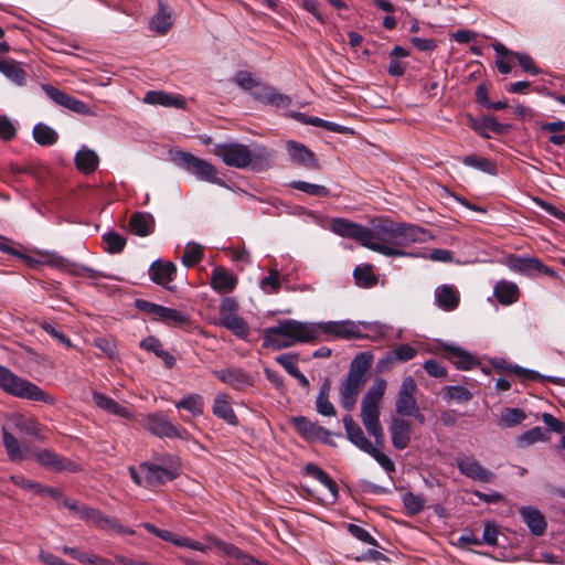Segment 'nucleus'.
I'll return each mask as SVG.
<instances>
[{
    "label": "nucleus",
    "instance_id": "nucleus-17",
    "mask_svg": "<svg viewBox=\"0 0 565 565\" xmlns=\"http://www.w3.org/2000/svg\"><path fill=\"white\" fill-rule=\"evenodd\" d=\"M43 90L57 105L67 108L79 115H92L90 108L82 100L68 95L67 93L60 90L52 85L43 86Z\"/></svg>",
    "mask_w": 565,
    "mask_h": 565
},
{
    "label": "nucleus",
    "instance_id": "nucleus-18",
    "mask_svg": "<svg viewBox=\"0 0 565 565\" xmlns=\"http://www.w3.org/2000/svg\"><path fill=\"white\" fill-rule=\"evenodd\" d=\"M286 150L292 163L309 170H318L320 168L315 153L303 143L288 140L286 142Z\"/></svg>",
    "mask_w": 565,
    "mask_h": 565
},
{
    "label": "nucleus",
    "instance_id": "nucleus-23",
    "mask_svg": "<svg viewBox=\"0 0 565 565\" xmlns=\"http://www.w3.org/2000/svg\"><path fill=\"white\" fill-rule=\"evenodd\" d=\"M392 445L397 450H404L409 446L412 429L408 420L402 417H393L388 426Z\"/></svg>",
    "mask_w": 565,
    "mask_h": 565
},
{
    "label": "nucleus",
    "instance_id": "nucleus-37",
    "mask_svg": "<svg viewBox=\"0 0 565 565\" xmlns=\"http://www.w3.org/2000/svg\"><path fill=\"white\" fill-rule=\"evenodd\" d=\"M139 345L145 351L154 353L156 356L163 361L168 369H171L175 364V358L163 349L162 343L158 338L149 335L142 339Z\"/></svg>",
    "mask_w": 565,
    "mask_h": 565
},
{
    "label": "nucleus",
    "instance_id": "nucleus-55",
    "mask_svg": "<svg viewBox=\"0 0 565 565\" xmlns=\"http://www.w3.org/2000/svg\"><path fill=\"white\" fill-rule=\"evenodd\" d=\"M223 327L241 339H245L249 334L247 322L239 316L228 319Z\"/></svg>",
    "mask_w": 565,
    "mask_h": 565
},
{
    "label": "nucleus",
    "instance_id": "nucleus-24",
    "mask_svg": "<svg viewBox=\"0 0 565 565\" xmlns=\"http://www.w3.org/2000/svg\"><path fill=\"white\" fill-rule=\"evenodd\" d=\"M519 513L531 534L534 536H542L546 532V519L537 508L533 505H523L519 509Z\"/></svg>",
    "mask_w": 565,
    "mask_h": 565
},
{
    "label": "nucleus",
    "instance_id": "nucleus-35",
    "mask_svg": "<svg viewBox=\"0 0 565 565\" xmlns=\"http://www.w3.org/2000/svg\"><path fill=\"white\" fill-rule=\"evenodd\" d=\"M493 295L503 306H510L519 300L520 290L515 282L500 280L493 288Z\"/></svg>",
    "mask_w": 565,
    "mask_h": 565
},
{
    "label": "nucleus",
    "instance_id": "nucleus-27",
    "mask_svg": "<svg viewBox=\"0 0 565 565\" xmlns=\"http://www.w3.org/2000/svg\"><path fill=\"white\" fill-rule=\"evenodd\" d=\"M93 401L100 409H103L111 415H115V416H118V417H121L125 419H134L135 418V414L130 408L119 404L114 398H111L107 395H104L98 392H93Z\"/></svg>",
    "mask_w": 565,
    "mask_h": 565
},
{
    "label": "nucleus",
    "instance_id": "nucleus-22",
    "mask_svg": "<svg viewBox=\"0 0 565 565\" xmlns=\"http://www.w3.org/2000/svg\"><path fill=\"white\" fill-rule=\"evenodd\" d=\"M435 305L443 311H455L460 305V292L450 284L438 286L434 292Z\"/></svg>",
    "mask_w": 565,
    "mask_h": 565
},
{
    "label": "nucleus",
    "instance_id": "nucleus-11",
    "mask_svg": "<svg viewBox=\"0 0 565 565\" xmlns=\"http://www.w3.org/2000/svg\"><path fill=\"white\" fill-rule=\"evenodd\" d=\"M2 426H8L9 430H17L20 434L33 437L40 441L45 439L43 427L38 419L31 415L13 413L7 417Z\"/></svg>",
    "mask_w": 565,
    "mask_h": 565
},
{
    "label": "nucleus",
    "instance_id": "nucleus-2",
    "mask_svg": "<svg viewBox=\"0 0 565 565\" xmlns=\"http://www.w3.org/2000/svg\"><path fill=\"white\" fill-rule=\"evenodd\" d=\"M213 153L226 166L262 172L270 167L274 157L273 151L263 145H255L250 148L239 142H222L214 146Z\"/></svg>",
    "mask_w": 565,
    "mask_h": 565
},
{
    "label": "nucleus",
    "instance_id": "nucleus-50",
    "mask_svg": "<svg viewBox=\"0 0 565 565\" xmlns=\"http://www.w3.org/2000/svg\"><path fill=\"white\" fill-rule=\"evenodd\" d=\"M402 502L409 515L419 514L425 507V499L422 494H415L411 491L402 495Z\"/></svg>",
    "mask_w": 565,
    "mask_h": 565
},
{
    "label": "nucleus",
    "instance_id": "nucleus-7",
    "mask_svg": "<svg viewBox=\"0 0 565 565\" xmlns=\"http://www.w3.org/2000/svg\"><path fill=\"white\" fill-rule=\"evenodd\" d=\"M234 83L243 90L250 92L256 100L265 104L285 107L291 102L287 95L280 94L274 87L260 83L247 71L236 72Z\"/></svg>",
    "mask_w": 565,
    "mask_h": 565
},
{
    "label": "nucleus",
    "instance_id": "nucleus-16",
    "mask_svg": "<svg viewBox=\"0 0 565 565\" xmlns=\"http://www.w3.org/2000/svg\"><path fill=\"white\" fill-rule=\"evenodd\" d=\"M459 472L472 480L480 482H491L495 475L484 468L473 456H463L456 459Z\"/></svg>",
    "mask_w": 565,
    "mask_h": 565
},
{
    "label": "nucleus",
    "instance_id": "nucleus-8",
    "mask_svg": "<svg viewBox=\"0 0 565 565\" xmlns=\"http://www.w3.org/2000/svg\"><path fill=\"white\" fill-rule=\"evenodd\" d=\"M174 161L198 180L226 186L224 180L217 177V169L210 162L185 151H178Z\"/></svg>",
    "mask_w": 565,
    "mask_h": 565
},
{
    "label": "nucleus",
    "instance_id": "nucleus-25",
    "mask_svg": "<svg viewBox=\"0 0 565 565\" xmlns=\"http://www.w3.org/2000/svg\"><path fill=\"white\" fill-rule=\"evenodd\" d=\"M237 282V277L222 266H217L212 270L211 287L218 294L232 292Z\"/></svg>",
    "mask_w": 565,
    "mask_h": 565
},
{
    "label": "nucleus",
    "instance_id": "nucleus-60",
    "mask_svg": "<svg viewBox=\"0 0 565 565\" xmlns=\"http://www.w3.org/2000/svg\"><path fill=\"white\" fill-rule=\"evenodd\" d=\"M41 328L47 334H50L54 340H56L58 343L63 344L65 348H67V349L73 348L72 341L61 330H58L54 324L45 321V322L41 323Z\"/></svg>",
    "mask_w": 565,
    "mask_h": 565
},
{
    "label": "nucleus",
    "instance_id": "nucleus-42",
    "mask_svg": "<svg viewBox=\"0 0 565 565\" xmlns=\"http://www.w3.org/2000/svg\"><path fill=\"white\" fill-rule=\"evenodd\" d=\"M157 318L168 324L179 327L189 322L190 316L184 311L168 308L164 306L160 307Z\"/></svg>",
    "mask_w": 565,
    "mask_h": 565
},
{
    "label": "nucleus",
    "instance_id": "nucleus-20",
    "mask_svg": "<svg viewBox=\"0 0 565 565\" xmlns=\"http://www.w3.org/2000/svg\"><path fill=\"white\" fill-rule=\"evenodd\" d=\"M291 423L301 437L308 440L318 439L330 444V431L305 416H295Z\"/></svg>",
    "mask_w": 565,
    "mask_h": 565
},
{
    "label": "nucleus",
    "instance_id": "nucleus-31",
    "mask_svg": "<svg viewBox=\"0 0 565 565\" xmlns=\"http://www.w3.org/2000/svg\"><path fill=\"white\" fill-rule=\"evenodd\" d=\"M74 162L79 172L90 174L97 170L99 157L96 151L83 145L75 153Z\"/></svg>",
    "mask_w": 565,
    "mask_h": 565
},
{
    "label": "nucleus",
    "instance_id": "nucleus-45",
    "mask_svg": "<svg viewBox=\"0 0 565 565\" xmlns=\"http://www.w3.org/2000/svg\"><path fill=\"white\" fill-rule=\"evenodd\" d=\"M0 66V72L11 82L20 86L25 84L26 74L21 68L19 63H17L15 61H6V63L1 64Z\"/></svg>",
    "mask_w": 565,
    "mask_h": 565
},
{
    "label": "nucleus",
    "instance_id": "nucleus-48",
    "mask_svg": "<svg viewBox=\"0 0 565 565\" xmlns=\"http://www.w3.org/2000/svg\"><path fill=\"white\" fill-rule=\"evenodd\" d=\"M289 186L295 190L301 191L308 195H311V196L326 198V196H329V194H330V190L324 185L313 184V183H309V182L300 181V180L291 181L289 183Z\"/></svg>",
    "mask_w": 565,
    "mask_h": 565
},
{
    "label": "nucleus",
    "instance_id": "nucleus-32",
    "mask_svg": "<svg viewBox=\"0 0 565 565\" xmlns=\"http://www.w3.org/2000/svg\"><path fill=\"white\" fill-rule=\"evenodd\" d=\"M342 420L347 437L355 447L364 452L371 448L373 444L364 436L362 428L351 415H345Z\"/></svg>",
    "mask_w": 565,
    "mask_h": 565
},
{
    "label": "nucleus",
    "instance_id": "nucleus-44",
    "mask_svg": "<svg viewBox=\"0 0 565 565\" xmlns=\"http://www.w3.org/2000/svg\"><path fill=\"white\" fill-rule=\"evenodd\" d=\"M33 138L41 146H52L57 139V132L50 126L43 122H39L33 128Z\"/></svg>",
    "mask_w": 565,
    "mask_h": 565
},
{
    "label": "nucleus",
    "instance_id": "nucleus-62",
    "mask_svg": "<svg viewBox=\"0 0 565 565\" xmlns=\"http://www.w3.org/2000/svg\"><path fill=\"white\" fill-rule=\"evenodd\" d=\"M349 533L354 536L356 540L370 544L377 545V541L362 526L349 523L348 524Z\"/></svg>",
    "mask_w": 565,
    "mask_h": 565
},
{
    "label": "nucleus",
    "instance_id": "nucleus-63",
    "mask_svg": "<svg viewBox=\"0 0 565 565\" xmlns=\"http://www.w3.org/2000/svg\"><path fill=\"white\" fill-rule=\"evenodd\" d=\"M276 362L280 364L286 370V372L291 376H294L299 371L298 360L297 356L294 354L288 353L279 355L276 358Z\"/></svg>",
    "mask_w": 565,
    "mask_h": 565
},
{
    "label": "nucleus",
    "instance_id": "nucleus-58",
    "mask_svg": "<svg viewBox=\"0 0 565 565\" xmlns=\"http://www.w3.org/2000/svg\"><path fill=\"white\" fill-rule=\"evenodd\" d=\"M365 454L370 455L387 473L395 471V465L391 458L380 451L374 445Z\"/></svg>",
    "mask_w": 565,
    "mask_h": 565
},
{
    "label": "nucleus",
    "instance_id": "nucleus-39",
    "mask_svg": "<svg viewBox=\"0 0 565 565\" xmlns=\"http://www.w3.org/2000/svg\"><path fill=\"white\" fill-rule=\"evenodd\" d=\"M373 362V354L371 352H360L351 361L348 375L364 380L366 382V372Z\"/></svg>",
    "mask_w": 565,
    "mask_h": 565
},
{
    "label": "nucleus",
    "instance_id": "nucleus-4",
    "mask_svg": "<svg viewBox=\"0 0 565 565\" xmlns=\"http://www.w3.org/2000/svg\"><path fill=\"white\" fill-rule=\"evenodd\" d=\"M387 383L376 379L369 387L361 402V419L367 433L374 437L375 444L382 446L385 435L380 423V403L385 394Z\"/></svg>",
    "mask_w": 565,
    "mask_h": 565
},
{
    "label": "nucleus",
    "instance_id": "nucleus-29",
    "mask_svg": "<svg viewBox=\"0 0 565 565\" xmlns=\"http://www.w3.org/2000/svg\"><path fill=\"white\" fill-rule=\"evenodd\" d=\"M143 102L149 105H158L180 109L185 107V100L181 95L166 93L162 90H150L146 93Z\"/></svg>",
    "mask_w": 565,
    "mask_h": 565
},
{
    "label": "nucleus",
    "instance_id": "nucleus-49",
    "mask_svg": "<svg viewBox=\"0 0 565 565\" xmlns=\"http://www.w3.org/2000/svg\"><path fill=\"white\" fill-rule=\"evenodd\" d=\"M545 439H547L546 433L543 428L536 426L518 436L515 443L519 448H525Z\"/></svg>",
    "mask_w": 565,
    "mask_h": 565
},
{
    "label": "nucleus",
    "instance_id": "nucleus-13",
    "mask_svg": "<svg viewBox=\"0 0 565 565\" xmlns=\"http://www.w3.org/2000/svg\"><path fill=\"white\" fill-rule=\"evenodd\" d=\"M360 329L361 326L352 320L318 322V335L323 333L332 339H360Z\"/></svg>",
    "mask_w": 565,
    "mask_h": 565
},
{
    "label": "nucleus",
    "instance_id": "nucleus-38",
    "mask_svg": "<svg viewBox=\"0 0 565 565\" xmlns=\"http://www.w3.org/2000/svg\"><path fill=\"white\" fill-rule=\"evenodd\" d=\"M330 391H331V381H330V379L327 377L319 388V393H318V396L316 399V411L320 415L328 416V417L335 416V414H337V411H335L333 404L329 399Z\"/></svg>",
    "mask_w": 565,
    "mask_h": 565
},
{
    "label": "nucleus",
    "instance_id": "nucleus-56",
    "mask_svg": "<svg viewBox=\"0 0 565 565\" xmlns=\"http://www.w3.org/2000/svg\"><path fill=\"white\" fill-rule=\"evenodd\" d=\"M238 305L234 298H225L220 305V326H224L226 321L237 315Z\"/></svg>",
    "mask_w": 565,
    "mask_h": 565
},
{
    "label": "nucleus",
    "instance_id": "nucleus-19",
    "mask_svg": "<svg viewBox=\"0 0 565 565\" xmlns=\"http://www.w3.org/2000/svg\"><path fill=\"white\" fill-rule=\"evenodd\" d=\"M213 373L222 383L237 391H243L254 384L253 376L241 367H227Z\"/></svg>",
    "mask_w": 565,
    "mask_h": 565
},
{
    "label": "nucleus",
    "instance_id": "nucleus-64",
    "mask_svg": "<svg viewBox=\"0 0 565 565\" xmlns=\"http://www.w3.org/2000/svg\"><path fill=\"white\" fill-rule=\"evenodd\" d=\"M445 392L450 399L458 402H468L471 398V393L463 386H446Z\"/></svg>",
    "mask_w": 565,
    "mask_h": 565
},
{
    "label": "nucleus",
    "instance_id": "nucleus-9",
    "mask_svg": "<svg viewBox=\"0 0 565 565\" xmlns=\"http://www.w3.org/2000/svg\"><path fill=\"white\" fill-rule=\"evenodd\" d=\"M161 462L168 463L167 467L153 462H142L139 470L143 476L145 486H160L175 479L179 476V462L177 458L166 456Z\"/></svg>",
    "mask_w": 565,
    "mask_h": 565
},
{
    "label": "nucleus",
    "instance_id": "nucleus-43",
    "mask_svg": "<svg viewBox=\"0 0 565 565\" xmlns=\"http://www.w3.org/2000/svg\"><path fill=\"white\" fill-rule=\"evenodd\" d=\"M461 162L470 168L477 169L490 175L497 174V166L488 158L469 154L461 158Z\"/></svg>",
    "mask_w": 565,
    "mask_h": 565
},
{
    "label": "nucleus",
    "instance_id": "nucleus-57",
    "mask_svg": "<svg viewBox=\"0 0 565 565\" xmlns=\"http://www.w3.org/2000/svg\"><path fill=\"white\" fill-rule=\"evenodd\" d=\"M103 238L107 244L106 250L110 254L120 253L126 246V238L117 232H108Z\"/></svg>",
    "mask_w": 565,
    "mask_h": 565
},
{
    "label": "nucleus",
    "instance_id": "nucleus-15",
    "mask_svg": "<svg viewBox=\"0 0 565 565\" xmlns=\"http://www.w3.org/2000/svg\"><path fill=\"white\" fill-rule=\"evenodd\" d=\"M417 384L413 376H406L396 396L395 411L401 416H407L418 406L416 401Z\"/></svg>",
    "mask_w": 565,
    "mask_h": 565
},
{
    "label": "nucleus",
    "instance_id": "nucleus-28",
    "mask_svg": "<svg viewBox=\"0 0 565 565\" xmlns=\"http://www.w3.org/2000/svg\"><path fill=\"white\" fill-rule=\"evenodd\" d=\"M1 433H2L3 446H4V449L7 451V455H8V458L10 459V461L19 462L29 456L26 446L23 443L19 441L13 436L11 430H9L8 426H2Z\"/></svg>",
    "mask_w": 565,
    "mask_h": 565
},
{
    "label": "nucleus",
    "instance_id": "nucleus-41",
    "mask_svg": "<svg viewBox=\"0 0 565 565\" xmlns=\"http://www.w3.org/2000/svg\"><path fill=\"white\" fill-rule=\"evenodd\" d=\"M449 359L451 363L460 370H471L478 364L477 359L459 347L448 348Z\"/></svg>",
    "mask_w": 565,
    "mask_h": 565
},
{
    "label": "nucleus",
    "instance_id": "nucleus-26",
    "mask_svg": "<svg viewBox=\"0 0 565 565\" xmlns=\"http://www.w3.org/2000/svg\"><path fill=\"white\" fill-rule=\"evenodd\" d=\"M177 274V267L172 262L154 260L149 268V276L151 280L168 289H171L168 284L171 282Z\"/></svg>",
    "mask_w": 565,
    "mask_h": 565
},
{
    "label": "nucleus",
    "instance_id": "nucleus-6",
    "mask_svg": "<svg viewBox=\"0 0 565 565\" xmlns=\"http://www.w3.org/2000/svg\"><path fill=\"white\" fill-rule=\"evenodd\" d=\"M0 388L14 397L34 402L52 403L53 398L36 384L18 376L10 369L0 364Z\"/></svg>",
    "mask_w": 565,
    "mask_h": 565
},
{
    "label": "nucleus",
    "instance_id": "nucleus-33",
    "mask_svg": "<svg viewBox=\"0 0 565 565\" xmlns=\"http://www.w3.org/2000/svg\"><path fill=\"white\" fill-rule=\"evenodd\" d=\"M154 226V218L148 212H135L129 218L130 232L140 237L152 234Z\"/></svg>",
    "mask_w": 565,
    "mask_h": 565
},
{
    "label": "nucleus",
    "instance_id": "nucleus-51",
    "mask_svg": "<svg viewBox=\"0 0 565 565\" xmlns=\"http://www.w3.org/2000/svg\"><path fill=\"white\" fill-rule=\"evenodd\" d=\"M539 266H541V259L537 257L515 256L511 260V267L525 275L536 271Z\"/></svg>",
    "mask_w": 565,
    "mask_h": 565
},
{
    "label": "nucleus",
    "instance_id": "nucleus-53",
    "mask_svg": "<svg viewBox=\"0 0 565 565\" xmlns=\"http://www.w3.org/2000/svg\"><path fill=\"white\" fill-rule=\"evenodd\" d=\"M526 418L523 409L519 407L505 408L501 413V424L504 427H514L521 424Z\"/></svg>",
    "mask_w": 565,
    "mask_h": 565
},
{
    "label": "nucleus",
    "instance_id": "nucleus-40",
    "mask_svg": "<svg viewBox=\"0 0 565 565\" xmlns=\"http://www.w3.org/2000/svg\"><path fill=\"white\" fill-rule=\"evenodd\" d=\"M358 323L361 326L360 339H370L376 341L387 337L391 329L388 326L377 321H358Z\"/></svg>",
    "mask_w": 565,
    "mask_h": 565
},
{
    "label": "nucleus",
    "instance_id": "nucleus-3",
    "mask_svg": "<svg viewBox=\"0 0 565 565\" xmlns=\"http://www.w3.org/2000/svg\"><path fill=\"white\" fill-rule=\"evenodd\" d=\"M316 339H318V322L285 319L264 330L263 344L266 348L280 350L294 347L297 343L311 342Z\"/></svg>",
    "mask_w": 565,
    "mask_h": 565
},
{
    "label": "nucleus",
    "instance_id": "nucleus-59",
    "mask_svg": "<svg viewBox=\"0 0 565 565\" xmlns=\"http://www.w3.org/2000/svg\"><path fill=\"white\" fill-rule=\"evenodd\" d=\"M94 345L102 350L109 359L118 356L116 341L113 338L99 337L94 340Z\"/></svg>",
    "mask_w": 565,
    "mask_h": 565
},
{
    "label": "nucleus",
    "instance_id": "nucleus-10",
    "mask_svg": "<svg viewBox=\"0 0 565 565\" xmlns=\"http://www.w3.org/2000/svg\"><path fill=\"white\" fill-rule=\"evenodd\" d=\"M32 458L40 463L42 467L50 470L62 472H77L82 470V467L76 461H73L66 457L60 456L49 449H40L32 452Z\"/></svg>",
    "mask_w": 565,
    "mask_h": 565
},
{
    "label": "nucleus",
    "instance_id": "nucleus-54",
    "mask_svg": "<svg viewBox=\"0 0 565 565\" xmlns=\"http://www.w3.org/2000/svg\"><path fill=\"white\" fill-rule=\"evenodd\" d=\"M280 275L277 269H270L268 275L259 282L260 289L267 295L277 294L280 289Z\"/></svg>",
    "mask_w": 565,
    "mask_h": 565
},
{
    "label": "nucleus",
    "instance_id": "nucleus-14",
    "mask_svg": "<svg viewBox=\"0 0 565 565\" xmlns=\"http://www.w3.org/2000/svg\"><path fill=\"white\" fill-rule=\"evenodd\" d=\"M142 426L146 430L158 437H177L184 438L186 431L172 425L160 414H149L142 420Z\"/></svg>",
    "mask_w": 565,
    "mask_h": 565
},
{
    "label": "nucleus",
    "instance_id": "nucleus-52",
    "mask_svg": "<svg viewBox=\"0 0 565 565\" xmlns=\"http://www.w3.org/2000/svg\"><path fill=\"white\" fill-rule=\"evenodd\" d=\"M202 258L203 247L198 243L190 242L185 245L181 262L185 267H192L200 263Z\"/></svg>",
    "mask_w": 565,
    "mask_h": 565
},
{
    "label": "nucleus",
    "instance_id": "nucleus-46",
    "mask_svg": "<svg viewBox=\"0 0 565 565\" xmlns=\"http://www.w3.org/2000/svg\"><path fill=\"white\" fill-rule=\"evenodd\" d=\"M353 277L356 285L363 288L374 287L377 282L371 265L356 266L353 270Z\"/></svg>",
    "mask_w": 565,
    "mask_h": 565
},
{
    "label": "nucleus",
    "instance_id": "nucleus-47",
    "mask_svg": "<svg viewBox=\"0 0 565 565\" xmlns=\"http://www.w3.org/2000/svg\"><path fill=\"white\" fill-rule=\"evenodd\" d=\"M175 407L186 409L193 416H200L204 408L203 397L199 394H189L177 402Z\"/></svg>",
    "mask_w": 565,
    "mask_h": 565
},
{
    "label": "nucleus",
    "instance_id": "nucleus-30",
    "mask_svg": "<svg viewBox=\"0 0 565 565\" xmlns=\"http://www.w3.org/2000/svg\"><path fill=\"white\" fill-rule=\"evenodd\" d=\"M213 414L232 426L238 425L237 416L232 407V401L228 394H216L212 407Z\"/></svg>",
    "mask_w": 565,
    "mask_h": 565
},
{
    "label": "nucleus",
    "instance_id": "nucleus-36",
    "mask_svg": "<svg viewBox=\"0 0 565 565\" xmlns=\"http://www.w3.org/2000/svg\"><path fill=\"white\" fill-rule=\"evenodd\" d=\"M472 129L483 138H490V131L502 135L509 131L510 125L499 122L494 117L487 116L480 121L472 120Z\"/></svg>",
    "mask_w": 565,
    "mask_h": 565
},
{
    "label": "nucleus",
    "instance_id": "nucleus-5",
    "mask_svg": "<svg viewBox=\"0 0 565 565\" xmlns=\"http://www.w3.org/2000/svg\"><path fill=\"white\" fill-rule=\"evenodd\" d=\"M38 494L50 495L57 500L60 504L68 509L72 513L99 529H111L118 533H126L124 526L120 525L115 519H111L96 509L89 508L85 504H78L76 501L65 498L62 491L55 487H47L40 483Z\"/></svg>",
    "mask_w": 565,
    "mask_h": 565
},
{
    "label": "nucleus",
    "instance_id": "nucleus-61",
    "mask_svg": "<svg viewBox=\"0 0 565 565\" xmlns=\"http://www.w3.org/2000/svg\"><path fill=\"white\" fill-rule=\"evenodd\" d=\"M499 530L494 522H486L483 526L482 537L480 539L481 545L487 544L490 546L498 545Z\"/></svg>",
    "mask_w": 565,
    "mask_h": 565
},
{
    "label": "nucleus",
    "instance_id": "nucleus-1",
    "mask_svg": "<svg viewBox=\"0 0 565 565\" xmlns=\"http://www.w3.org/2000/svg\"><path fill=\"white\" fill-rule=\"evenodd\" d=\"M433 238L434 235L428 230L417 224L379 217L372 221L365 248L385 257H417V254L407 252V248Z\"/></svg>",
    "mask_w": 565,
    "mask_h": 565
},
{
    "label": "nucleus",
    "instance_id": "nucleus-34",
    "mask_svg": "<svg viewBox=\"0 0 565 565\" xmlns=\"http://www.w3.org/2000/svg\"><path fill=\"white\" fill-rule=\"evenodd\" d=\"M173 19L168 6L160 0L157 13L150 19L149 28L160 35H164L172 26Z\"/></svg>",
    "mask_w": 565,
    "mask_h": 565
},
{
    "label": "nucleus",
    "instance_id": "nucleus-12",
    "mask_svg": "<svg viewBox=\"0 0 565 565\" xmlns=\"http://www.w3.org/2000/svg\"><path fill=\"white\" fill-rule=\"evenodd\" d=\"M369 228L344 217L332 218L330 223V231L332 233L343 238L353 239L363 247H366Z\"/></svg>",
    "mask_w": 565,
    "mask_h": 565
},
{
    "label": "nucleus",
    "instance_id": "nucleus-21",
    "mask_svg": "<svg viewBox=\"0 0 565 565\" xmlns=\"http://www.w3.org/2000/svg\"><path fill=\"white\" fill-rule=\"evenodd\" d=\"M365 383L364 380L347 375L344 382L339 387V402L344 409L350 412L354 408L359 394Z\"/></svg>",
    "mask_w": 565,
    "mask_h": 565
}]
</instances>
